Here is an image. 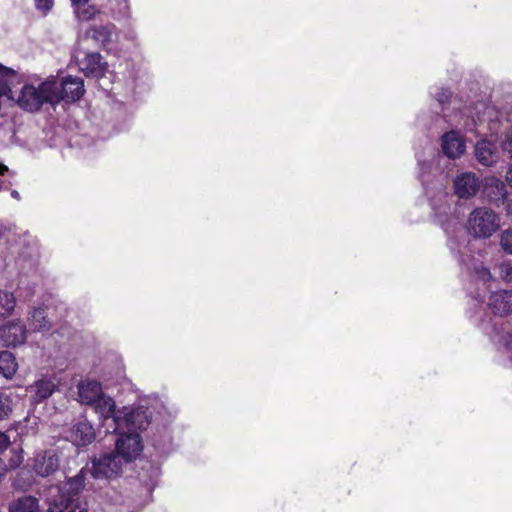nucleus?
Here are the masks:
<instances>
[{"label":"nucleus","mask_w":512,"mask_h":512,"mask_svg":"<svg viewBox=\"0 0 512 512\" xmlns=\"http://www.w3.org/2000/svg\"><path fill=\"white\" fill-rule=\"evenodd\" d=\"M450 97L451 92L448 89L442 88L441 91L437 93V100L441 104L447 103Z\"/></svg>","instance_id":"26"},{"label":"nucleus","mask_w":512,"mask_h":512,"mask_svg":"<svg viewBox=\"0 0 512 512\" xmlns=\"http://www.w3.org/2000/svg\"><path fill=\"white\" fill-rule=\"evenodd\" d=\"M27 338V329L20 320L9 321L0 327V341L6 347L22 345Z\"/></svg>","instance_id":"6"},{"label":"nucleus","mask_w":512,"mask_h":512,"mask_svg":"<svg viewBox=\"0 0 512 512\" xmlns=\"http://www.w3.org/2000/svg\"><path fill=\"white\" fill-rule=\"evenodd\" d=\"M96 437L93 426L86 420L75 423L69 434L70 441L77 447L91 444Z\"/></svg>","instance_id":"10"},{"label":"nucleus","mask_w":512,"mask_h":512,"mask_svg":"<svg viewBox=\"0 0 512 512\" xmlns=\"http://www.w3.org/2000/svg\"><path fill=\"white\" fill-rule=\"evenodd\" d=\"M13 400L10 395L0 392V420L7 419L12 413Z\"/></svg>","instance_id":"22"},{"label":"nucleus","mask_w":512,"mask_h":512,"mask_svg":"<svg viewBox=\"0 0 512 512\" xmlns=\"http://www.w3.org/2000/svg\"><path fill=\"white\" fill-rule=\"evenodd\" d=\"M18 368L15 356L7 350L0 351V374L11 379Z\"/></svg>","instance_id":"19"},{"label":"nucleus","mask_w":512,"mask_h":512,"mask_svg":"<svg viewBox=\"0 0 512 512\" xmlns=\"http://www.w3.org/2000/svg\"><path fill=\"white\" fill-rule=\"evenodd\" d=\"M475 155L478 162L487 167L494 165L498 159L496 146L488 140H480L477 142Z\"/></svg>","instance_id":"15"},{"label":"nucleus","mask_w":512,"mask_h":512,"mask_svg":"<svg viewBox=\"0 0 512 512\" xmlns=\"http://www.w3.org/2000/svg\"><path fill=\"white\" fill-rule=\"evenodd\" d=\"M30 327L34 331H49L51 328V323L47 320L46 311L44 308H35L33 309L30 317H29Z\"/></svg>","instance_id":"20"},{"label":"nucleus","mask_w":512,"mask_h":512,"mask_svg":"<svg viewBox=\"0 0 512 512\" xmlns=\"http://www.w3.org/2000/svg\"><path fill=\"white\" fill-rule=\"evenodd\" d=\"M498 215L486 207L475 208L468 218V232L477 238H489L500 227Z\"/></svg>","instance_id":"2"},{"label":"nucleus","mask_w":512,"mask_h":512,"mask_svg":"<svg viewBox=\"0 0 512 512\" xmlns=\"http://www.w3.org/2000/svg\"><path fill=\"white\" fill-rule=\"evenodd\" d=\"M35 8L42 16H47L54 6V0H34Z\"/></svg>","instance_id":"23"},{"label":"nucleus","mask_w":512,"mask_h":512,"mask_svg":"<svg viewBox=\"0 0 512 512\" xmlns=\"http://www.w3.org/2000/svg\"><path fill=\"white\" fill-rule=\"evenodd\" d=\"M8 172H9V168L5 164L0 162V176H4Z\"/></svg>","instance_id":"33"},{"label":"nucleus","mask_w":512,"mask_h":512,"mask_svg":"<svg viewBox=\"0 0 512 512\" xmlns=\"http://www.w3.org/2000/svg\"><path fill=\"white\" fill-rule=\"evenodd\" d=\"M55 385L50 380H38L30 387L31 397L35 403L48 399L54 392Z\"/></svg>","instance_id":"17"},{"label":"nucleus","mask_w":512,"mask_h":512,"mask_svg":"<svg viewBox=\"0 0 512 512\" xmlns=\"http://www.w3.org/2000/svg\"><path fill=\"white\" fill-rule=\"evenodd\" d=\"M482 194L485 199L496 206L504 205L507 200V188L505 183L495 176L486 177Z\"/></svg>","instance_id":"7"},{"label":"nucleus","mask_w":512,"mask_h":512,"mask_svg":"<svg viewBox=\"0 0 512 512\" xmlns=\"http://www.w3.org/2000/svg\"><path fill=\"white\" fill-rule=\"evenodd\" d=\"M73 6H78L81 3H85L87 0H70Z\"/></svg>","instance_id":"34"},{"label":"nucleus","mask_w":512,"mask_h":512,"mask_svg":"<svg viewBox=\"0 0 512 512\" xmlns=\"http://www.w3.org/2000/svg\"><path fill=\"white\" fill-rule=\"evenodd\" d=\"M138 428H139V429H145V426H143L142 424H140V425L138 426Z\"/></svg>","instance_id":"37"},{"label":"nucleus","mask_w":512,"mask_h":512,"mask_svg":"<svg viewBox=\"0 0 512 512\" xmlns=\"http://www.w3.org/2000/svg\"><path fill=\"white\" fill-rule=\"evenodd\" d=\"M114 25H93L86 31V36L101 46H107L112 41Z\"/></svg>","instance_id":"18"},{"label":"nucleus","mask_w":512,"mask_h":512,"mask_svg":"<svg viewBox=\"0 0 512 512\" xmlns=\"http://www.w3.org/2000/svg\"><path fill=\"white\" fill-rule=\"evenodd\" d=\"M134 417H135L134 413H131L125 417V422H126L127 426L134 424Z\"/></svg>","instance_id":"32"},{"label":"nucleus","mask_w":512,"mask_h":512,"mask_svg":"<svg viewBox=\"0 0 512 512\" xmlns=\"http://www.w3.org/2000/svg\"><path fill=\"white\" fill-rule=\"evenodd\" d=\"M506 181L512 187V165L508 168L506 172Z\"/></svg>","instance_id":"31"},{"label":"nucleus","mask_w":512,"mask_h":512,"mask_svg":"<svg viewBox=\"0 0 512 512\" xmlns=\"http://www.w3.org/2000/svg\"><path fill=\"white\" fill-rule=\"evenodd\" d=\"M495 315H506L512 312V291L500 290L491 293L488 303Z\"/></svg>","instance_id":"13"},{"label":"nucleus","mask_w":512,"mask_h":512,"mask_svg":"<svg viewBox=\"0 0 512 512\" xmlns=\"http://www.w3.org/2000/svg\"><path fill=\"white\" fill-rule=\"evenodd\" d=\"M4 182L0 179V191L3 189Z\"/></svg>","instance_id":"36"},{"label":"nucleus","mask_w":512,"mask_h":512,"mask_svg":"<svg viewBox=\"0 0 512 512\" xmlns=\"http://www.w3.org/2000/svg\"><path fill=\"white\" fill-rule=\"evenodd\" d=\"M7 78L3 79V80H0L2 83L0 84V97L1 96H8L9 93L12 92L10 86L7 84V83H4V81L6 80Z\"/></svg>","instance_id":"30"},{"label":"nucleus","mask_w":512,"mask_h":512,"mask_svg":"<svg viewBox=\"0 0 512 512\" xmlns=\"http://www.w3.org/2000/svg\"><path fill=\"white\" fill-rule=\"evenodd\" d=\"M91 406L94 407L102 419L112 418L117 426L119 425L120 418L116 415V406L113 398L102 394Z\"/></svg>","instance_id":"16"},{"label":"nucleus","mask_w":512,"mask_h":512,"mask_svg":"<svg viewBox=\"0 0 512 512\" xmlns=\"http://www.w3.org/2000/svg\"><path fill=\"white\" fill-rule=\"evenodd\" d=\"M103 394L99 381H81L78 385V396L82 404L92 405Z\"/></svg>","instance_id":"14"},{"label":"nucleus","mask_w":512,"mask_h":512,"mask_svg":"<svg viewBox=\"0 0 512 512\" xmlns=\"http://www.w3.org/2000/svg\"><path fill=\"white\" fill-rule=\"evenodd\" d=\"M81 70L86 77L100 79L105 75L107 63L103 61L100 53L91 52L83 59Z\"/></svg>","instance_id":"11"},{"label":"nucleus","mask_w":512,"mask_h":512,"mask_svg":"<svg viewBox=\"0 0 512 512\" xmlns=\"http://www.w3.org/2000/svg\"><path fill=\"white\" fill-rule=\"evenodd\" d=\"M14 76H15L14 70L0 64V80H3L5 78L14 77Z\"/></svg>","instance_id":"27"},{"label":"nucleus","mask_w":512,"mask_h":512,"mask_svg":"<svg viewBox=\"0 0 512 512\" xmlns=\"http://www.w3.org/2000/svg\"><path fill=\"white\" fill-rule=\"evenodd\" d=\"M11 196H12L13 198H15V199H20L19 192H18V191H16V190H13V191L11 192Z\"/></svg>","instance_id":"35"},{"label":"nucleus","mask_w":512,"mask_h":512,"mask_svg":"<svg viewBox=\"0 0 512 512\" xmlns=\"http://www.w3.org/2000/svg\"><path fill=\"white\" fill-rule=\"evenodd\" d=\"M501 146L503 152L512 159V131L506 134Z\"/></svg>","instance_id":"25"},{"label":"nucleus","mask_w":512,"mask_h":512,"mask_svg":"<svg viewBox=\"0 0 512 512\" xmlns=\"http://www.w3.org/2000/svg\"><path fill=\"white\" fill-rule=\"evenodd\" d=\"M15 304L13 293L0 290V317L9 316L15 308Z\"/></svg>","instance_id":"21"},{"label":"nucleus","mask_w":512,"mask_h":512,"mask_svg":"<svg viewBox=\"0 0 512 512\" xmlns=\"http://www.w3.org/2000/svg\"><path fill=\"white\" fill-rule=\"evenodd\" d=\"M143 451V443L140 434L122 433L115 443V454L126 463L134 461Z\"/></svg>","instance_id":"4"},{"label":"nucleus","mask_w":512,"mask_h":512,"mask_svg":"<svg viewBox=\"0 0 512 512\" xmlns=\"http://www.w3.org/2000/svg\"><path fill=\"white\" fill-rule=\"evenodd\" d=\"M51 88L54 91L53 98L55 105L61 101L74 103L82 98L85 92L84 81L80 77L68 75L61 79L60 83L55 79H49Z\"/></svg>","instance_id":"3"},{"label":"nucleus","mask_w":512,"mask_h":512,"mask_svg":"<svg viewBox=\"0 0 512 512\" xmlns=\"http://www.w3.org/2000/svg\"><path fill=\"white\" fill-rule=\"evenodd\" d=\"M60 467V459L57 451L45 450L34 459L33 470L41 477H47L56 472Z\"/></svg>","instance_id":"8"},{"label":"nucleus","mask_w":512,"mask_h":512,"mask_svg":"<svg viewBox=\"0 0 512 512\" xmlns=\"http://www.w3.org/2000/svg\"><path fill=\"white\" fill-rule=\"evenodd\" d=\"M10 445V439L9 437L3 433L0 432V453L5 451Z\"/></svg>","instance_id":"29"},{"label":"nucleus","mask_w":512,"mask_h":512,"mask_svg":"<svg viewBox=\"0 0 512 512\" xmlns=\"http://www.w3.org/2000/svg\"><path fill=\"white\" fill-rule=\"evenodd\" d=\"M500 243L505 252L512 254V230L508 229L502 233Z\"/></svg>","instance_id":"24"},{"label":"nucleus","mask_w":512,"mask_h":512,"mask_svg":"<svg viewBox=\"0 0 512 512\" xmlns=\"http://www.w3.org/2000/svg\"><path fill=\"white\" fill-rule=\"evenodd\" d=\"M95 12L90 9H83L78 12V18L82 21H88L94 17Z\"/></svg>","instance_id":"28"},{"label":"nucleus","mask_w":512,"mask_h":512,"mask_svg":"<svg viewBox=\"0 0 512 512\" xmlns=\"http://www.w3.org/2000/svg\"><path fill=\"white\" fill-rule=\"evenodd\" d=\"M122 470V461L115 452L103 454L92 461L91 475L95 479L116 477Z\"/></svg>","instance_id":"5"},{"label":"nucleus","mask_w":512,"mask_h":512,"mask_svg":"<svg viewBox=\"0 0 512 512\" xmlns=\"http://www.w3.org/2000/svg\"><path fill=\"white\" fill-rule=\"evenodd\" d=\"M53 92L49 79L41 82L38 87L25 84L21 88L17 104L24 111L35 113L40 111L45 104L55 105Z\"/></svg>","instance_id":"1"},{"label":"nucleus","mask_w":512,"mask_h":512,"mask_svg":"<svg viewBox=\"0 0 512 512\" xmlns=\"http://www.w3.org/2000/svg\"><path fill=\"white\" fill-rule=\"evenodd\" d=\"M441 148L445 156L450 159L459 158L465 151V143L458 132L451 130L441 137Z\"/></svg>","instance_id":"12"},{"label":"nucleus","mask_w":512,"mask_h":512,"mask_svg":"<svg viewBox=\"0 0 512 512\" xmlns=\"http://www.w3.org/2000/svg\"><path fill=\"white\" fill-rule=\"evenodd\" d=\"M480 184L476 175L472 172H465L458 175L454 180V191L459 198H470L479 190Z\"/></svg>","instance_id":"9"}]
</instances>
